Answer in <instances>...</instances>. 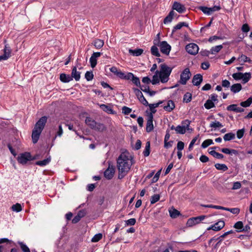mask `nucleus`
Here are the masks:
<instances>
[{
  "instance_id": "a211bd4d",
  "label": "nucleus",
  "mask_w": 252,
  "mask_h": 252,
  "mask_svg": "<svg viewBox=\"0 0 252 252\" xmlns=\"http://www.w3.org/2000/svg\"><path fill=\"white\" fill-rule=\"evenodd\" d=\"M71 78L72 80L74 78L75 80L78 81L80 80L81 77V72L77 70V67L76 66H73L72 68Z\"/></svg>"
},
{
  "instance_id": "37998d69",
  "label": "nucleus",
  "mask_w": 252,
  "mask_h": 252,
  "mask_svg": "<svg viewBox=\"0 0 252 252\" xmlns=\"http://www.w3.org/2000/svg\"><path fill=\"white\" fill-rule=\"evenodd\" d=\"M204 107L207 109H210L215 106V103L211 100L210 99L206 100L204 105Z\"/></svg>"
},
{
  "instance_id": "5fc2aeb1",
  "label": "nucleus",
  "mask_w": 252,
  "mask_h": 252,
  "mask_svg": "<svg viewBox=\"0 0 252 252\" xmlns=\"http://www.w3.org/2000/svg\"><path fill=\"white\" fill-rule=\"evenodd\" d=\"M201 206L205 207V208H214L216 209H220V210H225L224 207H222L221 206H218V205H201Z\"/></svg>"
},
{
  "instance_id": "c9c22d12",
  "label": "nucleus",
  "mask_w": 252,
  "mask_h": 252,
  "mask_svg": "<svg viewBox=\"0 0 252 252\" xmlns=\"http://www.w3.org/2000/svg\"><path fill=\"white\" fill-rule=\"evenodd\" d=\"M235 134L232 132H229L223 136V140L225 141H228L234 139Z\"/></svg>"
},
{
  "instance_id": "4d7b16f0",
  "label": "nucleus",
  "mask_w": 252,
  "mask_h": 252,
  "mask_svg": "<svg viewBox=\"0 0 252 252\" xmlns=\"http://www.w3.org/2000/svg\"><path fill=\"white\" fill-rule=\"evenodd\" d=\"M160 199V195L158 194H155L151 196L150 201L151 204H153L158 202Z\"/></svg>"
},
{
  "instance_id": "338daca9",
  "label": "nucleus",
  "mask_w": 252,
  "mask_h": 252,
  "mask_svg": "<svg viewBox=\"0 0 252 252\" xmlns=\"http://www.w3.org/2000/svg\"><path fill=\"white\" fill-rule=\"evenodd\" d=\"M161 170H162V168H161L160 170H159L155 174V175L154 176V177L153 178V179H152V183H155L156 182H157L158 179H159V176L160 175V173H161Z\"/></svg>"
},
{
  "instance_id": "f8f14e48",
  "label": "nucleus",
  "mask_w": 252,
  "mask_h": 252,
  "mask_svg": "<svg viewBox=\"0 0 252 252\" xmlns=\"http://www.w3.org/2000/svg\"><path fill=\"white\" fill-rule=\"evenodd\" d=\"M210 149H211L213 150L218 149L222 153L228 155L234 154L235 155H238L239 154L238 151L235 149H231L227 148L220 149V148L219 147H213L210 148Z\"/></svg>"
},
{
  "instance_id": "4468645a",
  "label": "nucleus",
  "mask_w": 252,
  "mask_h": 252,
  "mask_svg": "<svg viewBox=\"0 0 252 252\" xmlns=\"http://www.w3.org/2000/svg\"><path fill=\"white\" fill-rule=\"evenodd\" d=\"M87 214V211L86 209H82L78 211L76 216L72 220V223L75 224L78 222L81 219L85 217Z\"/></svg>"
},
{
  "instance_id": "c756f323",
  "label": "nucleus",
  "mask_w": 252,
  "mask_h": 252,
  "mask_svg": "<svg viewBox=\"0 0 252 252\" xmlns=\"http://www.w3.org/2000/svg\"><path fill=\"white\" fill-rule=\"evenodd\" d=\"M51 157L49 156V157L42 160L36 161L35 164L40 166H44L48 164L51 161Z\"/></svg>"
},
{
  "instance_id": "bb28decb",
  "label": "nucleus",
  "mask_w": 252,
  "mask_h": 252,
  "mask_svg": "<svg viewBox=\"0 0 252 252\" xmlns=\"http://www.w3.org/2000/svg\"><path fill=\"white\" fill-rule=\"evenodd\" d=\"M242 89V86L240 83H236L232 85L230 87V90L233 93L239 92Z\"/></svg>"
},
{
  "instance_id": "2eb2a0df",
  "label": "nucleus",
  "mask_w": 252,
  "mask_h": 252,
  "mask_svg": "<svg viewBox=\"0 0 252 252\" xmlns=\"http://www.w3.org/2000/svg\"><path fill=\"white\" fill-rule=\"evenodd\" d=\"M172 10H176L179 13H183L186 10V8L185 5L180 2L175 1L172 6Z\"/></svg>"
},
{
  "instance_id": "6e6d98bb",
  "label": "nucleus",
  "mask_w": 252,
  "mask_h": 252,
  "mask_svg": "<svg viewBox=\"0 0 252 252\" xmlns=\"http://www.w3.org/2000/svg\"><path fill=\"white\" fill-rule=\"evenodd\" d=\"M240 59H241L242 60H243L244 62V63H251L252 62V61L250 59V58H249V57H248L247 56H246V55H244V54H241V56L238 58V61H240Z\"/></svg>"
},
{
  "instance_id": "a18cd8bd",
  "label": "nucleus",
  "mask_w": 252,
  "mask_h": 252,
  "mask_svg": "<svg viewBox=\"0 0 252 252\" xmlns=\"http://www.w3.org/2000/svg\"><path fill=\"white\" fill-rule=\"evenodd\" d=\"M216 168L219 170L225 171L228 169L227 166L225 164L216 163L215 164Z\"/></svg>"
},
{
  "instance_id": "052dcab7",
  "label": "nucleus",
  "mask_w": 252,
  "mask_h": 252,
  "mask_svg": "<svg viewBox=\"0 0 252 252\" xmlns=\"http://www.w3.org/2000/svg\"><path fill=\"white\" fill-rule=\"evenodd\" d=\"M118 170L119 171L118 179H122L128 173V172L125 171V170H122V169H120L119 167L118 168Z\"/></svg>"
},
{
  "instance_id": "6e6552de",
  "label": "nucleus",
  "mask_w": 252,
  "mask_h": 252,
  "mask_svg": "<svg viewBox=\"0 0 252 252\" xmlns=\"http://www.w3.org/2000/svg\"><path fill=\"white\" fill-rule=\"evenodd\" d=\"M186 50L189 54L192 55H195L198 52L199 47L196 44L190 43L186 45Z\"/></svg>"
},
{
  "instance_id": "864d4df0",
  "label": "nucleus",
  "mask_w": 252,
  "mask_h": 252,
  "mask_svg": "<svg viewBox=\"0 0 252 252\" xmlns=\"http://www.w3.org/2000/svg\"><path fill=\"white\" fill-rule=\"evenodd\" d=\"M94 77V75L92 71H87L85 74V78L88 81L93 80Z\"/></svg>"
},
{
  "instance_id": "3c124183",
  "label": "nucleus",
  "mask_w": 252,
  "mask_h": 252,
  "mask_svg": "<svg viewBox=\"0 0 252 252\" xmlns=\"http://www.w3.org/2000/svg\"><path fill=\"white\" fill-rule=\"evenodd\" d=\"M18 244L20 245L21 249L23 252H31L29 247L23 242L18 241Z\"/></svg>"
},
{
  "instance_id": "49530a36",
  "label": "nucleus",
  "mask_w": 252,
  "mask_h": 252,
  "mask_svg": "<svg viewBox=\"0 0 252 252\" xmlns=\"http://www.w3.org/2000/svg\"><path fill=\"white\" fill-rule=\"evenodd\" d=\"M141 90L144 93L148 94L151 96L154 95L157 93L156 91H151L148 86L147 87H145V89L141 88Z\"/></svg>"
},
{
  "instance_id": "ea45409f",
  "label": "nucleus",
  "mask_w": 252,
  "mask_h": 252,
  "mask_svg": "<svg viewBox=\"0 0 252 252\" xmlns=\"http://www.w3.org/2000/svg\"><path fill=\"white\" fill-rule=\"evenodd\" d=\"M157 45L154 44V45L152 46L151 49V54L153 56L159 57L160 56V54L159 53L158 49V47H157Z\"/></svg>"
},
{
  "instance_id": "473e14b6",
  "label": "nucleus",
  "mask_w": 252,
  "mask_h": 252,
  "mask_svg": "<svg viewBox=\"0 0 252 252\" xmlns=\"http://www.w3.org/2000/svg\"><path fill=\"white\" fill-rule=\"evenodd\" d=\"M106 129V127L103 124L97 122L96 123V125L95 126V128H94V130L99 132H102L105 130Z\"/></svg>"
},
{
  "instance_id": "6ab92c4d",
  "label": "nucleus",
  "mask_w": 252,
  "mask_h": 252,
  "mask_svg": "<svg viewBox=\"0 0 252 252\" xmlns=\"http://www.w3.org/2000/svg\"><path fill=\"white\" fill-rule=\"evenodd\" d=\"M96 122L90 117H87L85 119L86 124L92 129L95 128Z\"/></svg>"
},
{
  "instance_id": "f704fd0d",
  "label": "nucleus",
  "mask_w": 252,
  "mask_h": 252,
  "mask_svg": "<svg viewBox=\"0 0 252 252\" xmlns=\"http://www.w3.org/2000/svg\"><path fill=\"white\" fill-rule=\"evenodd\" d=\"M169 214L171 218L172 219H175L177 218L179 216H181L182 214L180 213V212L178 210L173 209L172 210L169 211Z\"/></svg>"
},
{
  "instance_id": "0eeeda50",
  "label": "nucleus",
  "mask_w": 252,
  "mask_h": 252,
  "mask_svg": "<svg viewBox=\"0 0 252 252\" xmlns=\"http://www.w3.org/2000/svg\"><path fill=\"white\" fill-rule=\"evenodd\" d=\"M115 172V166L111 165V162L108 163V167L104 172V177L108 180H111L114 177Z\"/></svg>"
},
{
  "instance_id": "2f4dec72",
  "label": "nucleus",
  "mask_w": 252,
  "mask_h": 252,
  "mask_svg": "<svg viewBox=\"0 0 252 252\" xmlns=\"http://www.w3.org/2000/svg\"><path fill=\"white\" fill-rule=\"evenodd\" d=\"M159 71L158 70H156L155 72V74L153 76V79L151 80V83L153 85H156L159 83L160 81V78L159 77Z\"/></svg>"
},
{
  "instance_id": "79ce46f5",
  "label": "nucleus",
  "mask_w": 252,
  "mask_h": 252,
  "mask_svg": "<svg viewBox=\"0 0 252 252\" xmlns=\"http://www.w3.org/2000/svg\"><path fill=\"white\" fill-rule=\"evenodd\" d=\"M192 99V94L189 92H187L184 95L183 102L189 103L191 101Z\"/></svg>"
},
{
  "instance_id": "f3484780",
  "label": "nucleus",
  "mask_w": 252,
  "mask_h": 252,
  "mask_svg": "<svg viewBox=\"0 0 252 252\" xmlns=\"http://www.w3.org/2000/svg\"><path fill=\"white\" fill-rule=\"evenodd\" d=\"M203 81V76L201 74H197L193 76L192 83L194 86H199Z\"/></svg>"
},
{
  "instance_id": "ddd939ff",
  "label": "nucleus",
  "mask_w": 252,
  "mask_h": 252,
  "mask_svg": "<svg viewBox=\"0 0 252 252\" xmlns=\"http://www.w3.org/2000/svg\"><path fill=\"white\" fill-rule=\"evenodd\" d=\"M3 54L0 55V61L1 60H6L11 57V49L8 44H6L3 50Z\"/></svg>"
},
{
  "instance_id": "603ef678",
  "label": "nucleus",
  "mask_w": 252,
  "mask_h": 252,
  "mask_svg": "<svg viewBox=\"0 0 252 252\" xmlns=\"http://www.w3.org/2000/svg\"><path fill=\"white\" fill-rule=\"evenodd\" d=\"M223 125L219 121H215L212 122L210 124V127L216 129L217 128L221 127Z\"/></svg>"
},
{
  "instance_id": "a19ab883",
  "label": "nucleus",
  "mask_w": 252,
  "mask_h": 252,
  "mask_svg": "<svg viewBox=\"0 0 252 252\" xmlns=\"http://www.w3.org/2000/svg\"><path fill=\"white\" fill-rule=\"evenodd\" d=\"M222 48V45H219L213 47L210 50L211 54H215L216 53L219 52Z\"/></svg>"
},
{
  "instance_id": "69168bd1",
  "label": "nucleus",
  "mask_w": 252,
  "mask_h": 252,
  "mask_svg": "<svg viewBox=\"0 0 252 252\" xmlns=\"http://www.w3.org/2000/svg\"><path fill=\"white\" fill-rule=\"evenodd\" d=\"M242 75H243V73L239 72L233 73L232 74V77L234 80L238 81L242 79Z\"/></svg>"
},
{
  "instance_id": "a878e982",
  "label": "nucleus",
  "mask_w": 252,
  "mask_h": 252,
  "mask_svg": "<svg viewBox=\"0 0 252 252\" xmlns=\"http://www.w3.org/2000/svg\"><path fill=\"white\" fill-rule=\"evenodd\" d=\"M130 80L132 81V83L135 85L137 87H139L140 89L143 88L144 85H141L139 78L135 76L133 73L131 77Z\"/></svg>"
},
{
  "instance_id": "39448f33",
  "label": "nucleus",
  "mask_w": 252,
  "mask_h": 252,
  "mask_svg": "<svg viewBox=\"0 0 252 252\" xmlns=\"http://www.w3.org/2000/svg\"><path fill=\"white\" fill-rule=\"evenodd\" d=\"M191 73L189 68H185L180 75V79L178 81V83L182 85H186L187 81L190 79Z\"/></svg>"
},
{
  "instance_id": "aec40b11",
  "label": "nucleus",
  "mask_w": 252,
  "mask_h": 252,
  "mask_svg": "<svg viewBox=\"0 0 252 252\" xmlns=\"http://www.w3.org/2000/svg\"><path fill=\"white\" fill-rule=\"evenodd\" d=\"M117 168H120V169L124 170L125 171L129 172L130 170V165L129 166V163L128 161H124L122 163H120V164H117Z\"/></svg>"
},
{
  "instance_id": "e2e57ef3",
  "label": "nucleus",
  "mask_w": 252,
  "mask_h": 252,
  "mask_svg": "<svg viewBox=\"0 0 252 252\" xmlns=\"http://www.w3.org/2000/svg\"><path fill=\"white\" fill-rule=\"evenodd\" d=\"M102 238V234L101 233H97L92 238V242H97L100 240Z\"/></svg>"
},
{
  "instance_id": "412c9836",
  "label": "nucleus",
  "mask_w": 252,
  "mask_h": 252,
  "mask_svg": "<svg viewBox=\"0 0 252 252\" xmlns=\"http://www.w3.org/2000/svg\"><path fill=\"white\" fill-rule=\"evenodd\" d=\"M99 107L103 111L108 114H116V112L114 111L111 107L107 105L102 104L99 105Z\"/></svg>"
},
{
  "instance_id": "de8ad7c7",
  "label": "nucleus",
  "mask_w": 252,
  "mask_h": 252,
  "mask_svg": "<svg viewBox=\"0 0 252 252\" xmlns=\"http://www.w3.org/2000/svg\"><path fill=\"white\" fill-rule=\"evenodd\" d=\"M214 144V142L212 139H207L203 142L201 144V148L203 149H205L208 147L209 145H212Z\"/></svg>"
},
{
  "instance_id": "0e129e2a",
  "label": "nucleus",
  "mask_w": 252,
  "mask_h": 252,
  "mask_svg": "<svg viewBox=\"0 0 252 252\" xmlns=\"http://www.w3.org/2000/svg\"><path fill=\"white\" fill-rule=\"evenodd\" d=\"M225 210L229 211L233 214H238L240 213V209L238 208H225Z\"/></svg>"
},
{
  "instance_id": "c03bdc74",
  "label": "nucleus",
  "mask_w": 252,
  "mask_h": 252,
  "mask_svg": "<svg viewBox=\"0 0 252 252\" xmlns=\"http://www.w3.org/2000/svg\"><path fill=\"white\" fill-rule=\"evenodd\" d=\"M252 236V232H251L249 234H241L239 235H237L236 237L241 240H244L246 241H249L251 239V237Z\"/></svg>"
},
{
  "instance_id": "c85d7f7f",
  "label": "nucleus",
  "mask_w": 252,
  "mask_h": 252,
  "mask_svg": "<svg viewBox=\"0 0 252 252\" xmlns=\"http://www.w3.org/2000/svg\"><path fill=\"white\" fill-rule=\"evenodd\" d=\"M128 52L133 56H139L143 53V50L140 48H137L135 50L129 49Z\"/></svg>"
},
{
  "instance_id": "cd10ccee",
  "label": "nucleus",
  "mask_w": 252,
  "mask_h": 252,
  "mask_svg": "<svg viewBox=\"0 0 252 252\" xmlns=\"http://www.w3.org/2000/svg\"><path fill=\"white\" fill-rule=\"evenodd\" d=\"M175 14V13L173 10H171L168 13V15L166 16L164 19L163 23L166 24L167 23L171 22Z\"/></svg>"
},
{
  "instance_id": "1a4fd4ad",
  "label": "nucleus",
  "mask_w": 252,
  "mask_h": 252,
  "mask_svg": "<svg viewBox=\"0 0 252 252\" xmlns=\"http://www.w3.org/2000/svg\"><path fill=\"white\" fill-rule=\"evenodd\" d=\"M147 117L148 119L146 123V130L147 132L149 133L153 130L154 128L153 125L154 116L152 113H148L147 114Z\"/></svg>"
},
{
  "instance_id": "7ed1b4c3",
  "label": "nucleus",
  "mask_w": 252,
  "mask_h": 252,
  "mask_svg": "<svg viewBox=\"0 0 252 252\" xmlns=\"http://www.w3.org/2000/svg\"><path fill=\"white\" fill-rule=\"evenodd\" d=\"M156 40L155 39L154 43L160 47V50L162 53L168 55L171 49V46L168 44L166 41H162L161 42L158 40L157 43L156 42Z\"/></svg>"
},
{
  "instance_id": "72a5a7b5",
  "label": "nucleus",
  "mask_w": 252,
  "mask_h": 252,
  "mask_svg": "<svg viewBox=\"0 0 252 252\" xmlns=\"http://www.w3.org/2000/svg\"><path fill=\"white\" fill-rule=\"evenodd\" d=\"M129 159V158L127 156L121 154L117 159V164H120V163L124 162V161H128Z\"/></svg>"
},
{
  "instance_id": "393cba45",
  "label": "nucleus",
  "mask_w": 252,
  "mask_h": 252,
  "mask_svg": "<svg viewBox=\"0 0 252 252\" xmlns=\"http://www.w3.org/2000/svg\"><path fill=\"white\" fill-rule=\"evenodd\" d=\"M243 223L242 221H238L236 222L234 225H233V227L236 229V230H233L235 231V233H233L234 234H235L236 232H242V229L243 227Z\"/></svg>"
},
{
  "instance_id": "4c0bfd02",
  "label": "nucleus",
  "mask_w": 252,
  "mask_h": 252,
  "mask_svg": "<svg viewBox=\"0 0 252 252\" xmlns=\"http://www.w3.org/2000/svg\"><path fill=\"white\" fill-rule=\"evenodd\" d=\"M242 83L245 84L249 82V81L251 79L252 77L251 73L250 72H246L243 73V75H242Z\"/></svg>"
},
{
  "instance_id": "774afa93",
  "label": "nucleus",
  "mask_w": 252,
  "mask_h": 252,
  "mask_svg": "<svg viewBox=\"0 0 252 252\" xmlns=\"http://www.w3.org/2000/svg\"><path fill=\"white\" fill-rule=\"evenodd\" d=\"M90 62L91 63V66L92 68H94L95 67V66L97 64V59H95L94 57L93 56H91L90 59Z\"/></svg>"
},
{
  "instance_id": "20e7f679",
  "label": "nucleus",
  "mask_w": 252,
  "mask_h": 252,
  "mask_svg": "<svg viewBox=\"0 0 252 252\" xmlns=\"http://www.w3.org/2000/svg\"><path fill=\"white\" fill-rule=\"evenodd\" d=\"M233 233H235V231H234L233 230H230L228 231H227L225 233H224L222 235H220V237L218 238H216V237H214L212 238L208 242V245L209 246H210L211 243L213 241H218V242L213 246L214 249H217L218 247H219L222 241V239L225 237L227 235L231 234H233Z\"/></svg>"
},
{
  "instance_id": "8fccbe9b",
  "label": "nucleus",
  "mask_w": 252,
  "mask_h": 252,
  "mask_svg": "<svg viewBox=\"0 0 252 252\" xmlns=\"http://www.w3.org/2000/svg\"><path fill=\"white\" fill-rule=\"evenodd\" d=\"M11 209L13 211L19 212L22 211V207L20 204L17 203L12 206Z\"/></svg>"
},
{
  "instance_id": "e433bc0d",
  "label": "nucleus",
  "mask_w": 252,
  "mask_h": 252,
  "mask_svg": "<svg viewBox=\"0 0 252 252\" xmlns=\"http://www.w3.org/2000/svg\"><path fill=\"white\" fill-rule=\"evenodd\" d=\"M150 142L147 141L146 143L145 149L143 152L144 157H148L150 154Z\"/></svg>"
},
{
  "instance_id": "bf43d9fd",
  "label": "nucleus",
  "mask_w": 252,
  "mask_h": 252,
  "mask_svg": "<svg viewBox=\"0 0 252 252\" xmlns=\"http://www.w3.org/2000/svg\"><path fill=\"white\" fill-rule=\"evenodd\" d=\"M63 133V129L61 125L59 126L58 130L56 132L55 136L53 137V141H55L57 136H61Z\"/></svg>"
},
{
  "instance_id": "9b49d317",
  "label": "nucleus",
  "mask_w": 252,
  "mask_h": 252,
  "mask_svg": "<svg viewBox=\"0 0 252 252\" xmlns=\"http://www.w3.org/2000/svg\"><path fill=\"white\" fill-rule=\"evenodd\" d=\"M225 226V223L223 220H220L215 224L211 225L208 228L207 230H213L215 231H218L222 229Z\"/></svg>"
},
{
  "instance_id": "7c9ffc66",
  "label": "nucleus",
  "mask_w": 252,
  "mask_h": 252,
  "mask_svg": "<svg viewBox=\"0 0 252 252\" xmlns=\"http://www.w3.org/2000/svg\"><path fill=\"white\" fill-rule=\"evenodd\" d=\"M196 217H192L188 219L186 225L188 227H192V226L199 223V222L197 221V220H196Z\"/></svg>"
},
{
  "instance_id": "dca6fc26",
  "label": "nucleus",
  "mask_w": 252,
  "mask_h": 252,
  "mask_svg": "<svg viewBox=\"0 0 252 252\" xmlns=\"http://www.w3.org/2000/svg\"><path fill=\"white\" fill-rule=\"evenodd\" d=\"M41 132L42 131L35 128H33L32 134V138L33 144H35L37 142Z\"/></svg>"
},
{
  "instance_id": "423d86ee",
  "label": "nucleus",
  "mask_w": 252,
  "mask_h": 252,
  "mask_svg": "<svg viewBox=\"0 0 252 252\" xmlns=\"http://www.w3.org/2000/svg\"><path fill=\"white\" fill-rule=\"evenodd\" d=\"M31 153L26 152L20 153L17 158V160L19 163L22 165L26 164L30 160Z\"/></svg>"
},
{
  "instance_id": "4be33fe9",
  "label": "nucleus",
  "mask_w": 252,
  "mask_h": 252,
  "mask_svg": "<svg viewBox=\"0 0 252 252\" xmlns=\"http://www.w3.org/2000/svg\"><path fill=\"white\" fill-rule=\"evenodd\" d=\"M60 79L61 82L64 83H68L72 80L70 75L64 73L60 74Z\"/></svg>"
},
{
  "instance_id": "f03ea898",
  "label": "nucleus",
  "mask_w": 252,
  "mask_h": 252,
  "mask_svg": "<svg viewBox=\"0 0 252 252\" xmlns=\"http://www.w3.org/2000/svg\"><path fill=\"white\" fill-rule=\"evenodd\" d=\"M110 70L119 78L125 80H130L132 74L131 72H123L121 70H118L115 66H112L110 68Z\"/></svg>"
},
{
  "instance_id": "13d9d810",
  "label": "nucleus",
  "mask_w": 252,
  "mask_h": 252,
  "mask_svg": "<svg viewBox=\"0 0 252 252\" xmlns=\"http://www.w3.org/2000/svg\"><path fill=\"white\" fill-rule=\"evenodd\" d=\"M198 9L201 10L204 14L208 15H210L209 7L205 6H200L198 7Z\"/></svg>"
},
{
  "instance_id": "58836bf2",
  "label": "nucleus",
  "mask_w": 252,
  "mask_h": 252,
  "mask_svg": "<svg viewBox=\"0 0 252 252\" xmlns=\"http://www.w3.org/2000/svg\"><path fill=\"white\" fill-rule=\"evenodd\" d=\"M252 103V96L248 98L246 101H242L240 103V106L243 107H249Z\"/></svg>"
},
{
  "instance_id": "680f3d73",
  "label": "nucleus",
  "mask_w": 252,
  "mask_h": 252,
  "mask_svg": "<svg viewBox=\"0 0 252 252\" xmlns=\"http://www.w3.org/2000/svg\"><path fill=\"white\" fill-rule=\"evenodd\" d=\"M237 106L238 105L235 104H231L227 107L226 109L227 111H233L237 113Z\"/></svg>"
},
{
  "instance_id": "f257e3e1",
  "label": "nucleus",
  "mask_w": 252,
  "mask_h": 252,
  "mask_svg": "<svg viewBox=\"0 0 252 252\" xmlns=\"http://www.w3.org/2000/svg\"><path fill=\"white\" fill-rule=\"evenodd\" d=\"M160 70L159 73V77L160 81L162 83H166L169 80V77L173 68L168 66L165 63L160 64Z\"/></svg>"
},
{
  "instance_id": "9d476101",
  "label": "nucleus",
  "mask_w": 252,
  "mask_h": 252,
  "mask_svg": "<svg viewBox=\"0 0 252 252\" xmlns=\"http://www.w3.org/2000/svg\"><path fill=\"white\" fill-rule=\"evenodd\" d=\"M47 119L48 117L47 116L41 117L36 123L34 128L42 131L47 123Z\"/></svg>"
},
{
  "instance_id": "09e8293b",
  "label": "nucleus",
  "mask_w": 252,
  "mask_h": 252,
  "mask_svg": "<svg viewBox=\"0 0 252 252\" xmlns=\"http://www.w3.org/2000/svg\"><path fill=\"white\" fill-rule=\"evenodd\" d=\"M176 132L177 134H184L185 133V126L178 125L176 127Z\"/></svg>"
},
{
  "instance_id": "b1692460",
  "label": "nucleus",
  "mask_w": 252,
  "mask_h": 252,
  "mask_svg": "<svg viewBox=\"0 0 252 252\" xmlns=\"http://www.w3.org/2000/svg\"><path fill=\"white\" fill-rule=\"evenodd\" d=\"M175 108V103L172 100L167 101V104L163 107V109L168 112L172 111Z\"/></svg>"
},
{
  "instance_id": "5701e85b",
  "label": "nucleus",
  "mask_w": 252,
  "mask_h": 252,
  "mask_svg": "<svg viewBox=\"0 0 252 252\" xmlns=\"http://www.w3.org/2000/svg\"><path fill=\"white\" fill-rule=\"evenodd\" d=\"M104 44V43L103 40L98 38L95 39L92 43V44L94 45L97 49H99L102 48Z\"/></svg>"
}]
</instances>
